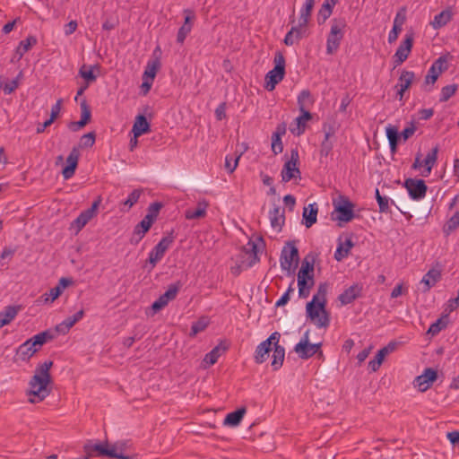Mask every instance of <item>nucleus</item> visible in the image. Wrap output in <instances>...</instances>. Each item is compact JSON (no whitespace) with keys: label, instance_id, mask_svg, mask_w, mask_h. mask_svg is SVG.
I'll list each match as a JSON object with an SVG mask.
<instances>
[{"label":"nucleus","instance_id":"1","mask_svg":"<svg viewBox=\"0 0 459 459\" xmlns=\"http://www.w3.org/2000/svg\"><path fill=\"white\" fill-rule=\"evenodd\" d=\"M52 366L53 361L48 360L36 368L35 374L29 382L30 389L27 392V394L31 396L29 399L30 403H39L49 395L51 390L48 385L52 380L49 370Z\"/></svg>","mask_w":459,"mask_h":459},{"label":"nucleus","instance_id":"2","mask_svg":"<svg viewBox=\"0 0 459 459\" xmlns=\"http://www.w3.org/2000/svg\"><path fill=\"white\" fill-rule=\"evenodd\" d=\"M327 291L328 284L320 283L312 300L306 306L307 316L318 328H326L330 324L329 314L325 309Z\"/></svg>","mask_w":459,"mask_h":459},{"label":"nucleus","instance_id":"3","mask_svg":"<svg viewBox=\"0 0 459 459\" xmlns=\"http://www.w3.org/2000/svg\"><path fill=\"white\" fill-rule=\"evenodd\" d=\"M281 334L278 332L273 333L266 340L262 342L255 349V361L258 364L264 362L269 353L273 351L272 367L274 370L279 369L283 363L285 357L284 348L279 344Z\"/></svg>","mask_w":459,"mask_h":459},{"label":"nucleus","instance_id":"4","mask_svg":"<svg viewBox=\"0 0 459 459\" xmlns=\"http://www.w3.org/2000/svg\"><path fill=\"white\" fill-rule=\"evenodd\" d=\"M346 25L344 18H334L331 21V29L326 39V53L328 55H333L339 49Z\"/></svg>","mask_w":459,"mask_h":459},{"label":"nucleus","instance_id":"5","mask_svg":"<svg viewBox=\"0 0 459 459\" xmlns=\"http://www.w3.org/2000/svg\"><path fill=\"white\" fill-rule=\"evenodd\" d=\"M275 66L265 75V89L272 91L275 86L283 80L285 74V58L281 52H277L274 56Z\"/></svg>","mask_w":459,"mask_h":459},{"label":"nucleus","instance_id":"6","mask_svg":"<svg viewBox=\"0 0 459 459\" xmlns=\"http://www.w3.org/2000/svg\"><path fill=\"white\" fill-rule=\"evenodd\" d=\"M299 250L293 243L288 242L281 250L280 264L282 271L291 274L299 262Z\"/></svg>","mask_w":459,"mask_h":459},{"label":"nucleus","instance_id":"7","mask_svg":"<svg viewBox=\"0 0 459 459\" xmlns=\"http://www.w3.org/2000/svg\"><path fill=\"white\" fill-rule=\"evenodd\" d=\"M334 210L332 213L333 219L339 221L349 222L354 218L353 204L346 197H340L333 202Z\"/></svg>","mask_w":459,"mask_h":459},{"label":"nucleus","instance_id":"8","mask_svg":"<svg viewBox=\"0 0 459 459\" xmlns=\"http://www.w3.org/2000/svg\"><path fill=\"white\" fill-rule=\"evenodd\" d=\"M299 156L297 149L290 151V158L283 165L281 172L282 182H289L291 179L300 178L301 173L299 169Z\"/></svg>","mask_w":459,"mask_h":459},{"label":"nucleus","instance_id":"9","mask_svg":"<svg viewBox=\"0 0 459 459\" xmlns=\"http://www.w3.org/2000/svg\"><path fill=\"white\" fill-rule=\"evenodd\" d=\"M91 450L96 452L99 456H106L109 458L117 459H127V456L124 455V445L123 444H95L91 446Z\"/></svg>","mask_w":459,"mask_h":459},{"label":"nucleus","instance_id":"10","mask_svg":"<svg viewBox=\"0 0 459 459\" xmlns=\"http://www.w3.org/2000/svg\"><path fill=\"white\" fill-rule=\"evenodd\" d=\"M161 54L162 52L160 48L157 47L153 50L152 56L147 64V67L145 69V94L150 91L155 75L158 70L160 68Z\"/></svg>","mask_w":459,"mask_h":459},{"label":"nucleus","instance_id":"11","mask_svg":"<svg viewBox=\"0 0 459 459\" xmlns=\"http://www.w3.org/2000/svg\"><path fill=\"white\" fill-rule=\"evenodd\" d=\"M321 343L312 344L309 342V331H307L301 340L295 345L294 351L302 359L314 356L320 349Z\"/></svg>","mask_w":459,"mask_h":459},{"label":"nucleus","instance_id":"12","mask_svg":"<svg viewBox=\"0 0 459 459\" xmlns=\"http://www.w3.org/2000/svg\"><path fill=\"white\" fill-rule=\"evenodd\" d=\"M446 62L447 60L445 56H440L432 64V65L428 71V74L424 81V87L426 91H429V89H428L427 87L429 85H433L437 80L439 74L443 71L446 70Z\"/></svg>","mask_w":459,"mask_h":459},{"label":"nucleus","instance_id":"13","mask_svg":"<svg viewBox=\"0 0 459 459\" xmlns=\"http://www.w3.org/2000/svg\"><path fill=\"white\" fill-rule=\"evenodd\" d=\"M409 195L413 200H421L427 193V186L422 179L408 178L404 182Z\"/></svg>","mask_w":459,"mask_h":459},{"label":"nucleus","instance_id":"14","mask_svg":"<svg viewBox=\"0 0 459 459\" xmlns=\"http://www.w3.org/2000/svg\"><path fill=\"white\" fill-rule=\"evenodd\" d=\"M172 243V237H164L150 252L149 262L152 267H154L155 264L164 256L166 251L169 249Z\"/></svg>","mask_w":459,"mask_h":459},{"label":"nucleus","instance_id":"15","mask_svg":"<svg viewBox=\"0 0 459 459\" xmlns=\"http://www.w3.org/2000/svg\"><path fill=\"white\" fill-rule=\"evenodd\" d=\"M412 43L413 34L407 33L394 56L396 65L403 64L408 58L412 48Z\"/></svg>","mask_w":459,"mask_h":459},{"label":"nucleus","instance_id":"16","mask_svg":"<svg viewBox=\"0 0 459 459\" xmlns=\"http://www.w3.org/2000/svg\"><path fill=\"white\" fill-rule=\"evenodd\" d=\"M437 371L431 368H428L424 370V372L418 376L414 380V386L419 389L420 392L427 391L433 382L437 379Z\"/></svg>","mask_w":459,"mask_h":459},{"label":"nucleus","instance_id":"17","mask_svg":"<svg viewBox=\"0 0 459 459\" xmlns=\"http://www.w3.org/2000/svg\"><path fill=\"white\" fill-rule=\"evenodd\" d=\"M100 203V199L94 201L91 208L81 212V214L73 221L72 225L76 228L77 232L80 231L96 215Z\"/></svg>","mask_w":459,"mask_h":459},{"label":"nucleus","instance_id":"18","mask_svg":"<svg viewBox=\"0 0 459 459\" xmlns=\"http://www.w3.org/2000/svg\"><path fill=\"white\" fill-rule=\"evenodd\" d=\"M414 78L415 74L413 72L407 70L402 71L398 82L395 85V89L397 90L396 95L399 100H403L404 92L411 87Z\"/></svg>","mask_w":459,"mask_h":459},{"label":"nucleus","instance_id":"19","mask_svg":"<svg viewBox=\"0 0 459 459\" xmlns=\"http://www.w3.org/2000/svg\"><path fill=\"white\" fill-rule=\"evenodd\" d=\"M185 13V22L184 24L179 28L178 35H177V41L180 44H182L186 36L191 32L194 22L195 20V14L192 10L186 9L184 10Z\"/></svg>","mask_w":459,"mask_h":459},{"label":"nucleus","instance_id":"20","mask_svg":"<svg viewBox=\"0 0 459 459\" xmlns=\"http://www.w3.org/2000/svg\"><path fill=\"white\" fill-rule=\"evenodd\" d=\"M269 220L272 230L275 233L281 232L285 222L284 209L279 205H274L273 209L269 211Z\"/></svg>","mask_w":459,"mask_h":459},{"label":"nucleus","instance_id":"21","mask_svg":"<svg viewBox=\"0 0 459 459\" xmlns=\"http://www.w3.org/2000/svg\"><path fill=\"white\" fill-rule=\"evenodd\" d=\"M80 153L76 147H74L66 158L67 165L63 169L62 175L65 179L71 178L76 170L78 166Z\"/></svg>","mask_w":459,"mask_h":459},{"label":"nucleus","instance_id":"22","mask_svg":"<svg viewBox=\"0 0 459 459\" xmlns=\"http://www.w3.org/2000/svg\"><path fill=\"white\" fill-rule=\"evenodd\" d=\"M178 288L176 286H170L166 292L160 296V298L152 305L153 314L165 307L170 300L176 298Z\"/></svg>","mask_w":459,"mask_h":459},{"label":"nucleus","instance_id":"23","mask_svg":"<svg viewBox=\"0 0 459 459\" xmlns=\"http://www.w3.org/2000/svg\"><path fill=\"white\" fill-rule=\"evenodd\" d=\"M163 206L164 204L162 202H153L149 204L147 208V214H145V233L149 231L152 225L156 221Z\"/></svg>","mask_w":459,"mask_h":459},{"label":"nucleus","instance_id":"24","mask_svg":"<svg viewBox=\"0 0 459 459\" xmlns=\"http://www.w3.org/2000/svg\"><path fill=\"white\" fill-rule=\"evenodd\" d=\"M133 136L130 139L129 149L134 151L138 143V137L143 134V112H140L136 117L132 128Z\"/></svg>","mask_w":459,"mask_h":459},{"label":"nucleus","instance_id":"25","mask_svg":"<svg viewBox=\"0 0 459 459\" xmlns=\"http://www.w3.org/2000/svg\"><path fill=\"white\" fill-rule=\"evenodd\" d=\"M72 280L69 278L62 277L57 285L52 289H50L49 293H45L43 297H45V302H53L56 300L63 292V290L72 284Z\"/></svg>","mask_w":459,"mask_h":459},{"label":"nucleus","instance_id":"26","mask_svg":"<svg viewBox=\"0 0 459 459\" xmlns=\"http://www.w3.org/2000/svg\"><path fill=\"white\" fill-rule=\"evenodd\" d=\"M361 291L362 286L355 283L341 293L338 299L342 305H348L359 298Z\"/></svg>","mask_w":459,"mask_h":459},{"label":"nucleus","instance_id":"27","mask_svg":"<svg viewBox=\"0 0 459 459\" xmlns=\"http://www.w3.org/2000/svg\"><path fill=\"white\" fill-rule=\"evenodd\" d=\"M84 315L83 309L79 310L74 316H68L56 326V332L65 334Z\"/></svg>","mask_w":459,"mask_h":459},{"label":"nucleus","instance_id":"28","mask_svg":"<svg viewBox=\"0 0 459 459\" xmlns=\"http://www.w3.org/2000/svg\"><path fill=\"white\" fill-rule=\"evenodd\" d=\"M301 115L295 119V126H291L290 132L299 136L305 132L306 124L311 119L312 116L309 111H300Z\"/></svg>","mask_w":459,"mask_h":459},{"label":"nucleus","instance_id":"29","mask_svg":"<svg viewBox=\"0 0 459 459\" xmlns=\"http://www.w3.org/2000/svg\"><path fill=\"white\" fill-rule=\"evenodd\" d=\"M438 147L435 146L422 160L424 169L421 171V176L428 177L430 175L433 166L437 159Z\"/></svg>","mask_w":459,"mask_h":459},{"label":"nucleus","instance_id":"30","mask_svg":"<svg viewBox=\"0 0 459 459\" xmlns=\"http://www.w3.org/2000/svg\"><path fill=\"white\" fill-rule=\"evenodd\" d=\"M316 0H306L303 7L300 9L299 26L305 28L309 21Z\"/></svg>","mask_w":459,"mask_h":459},{"label":"nucleus","instance_id":"31","mask_svg":"<svg viewBox=\"0 0 459 459\" xmlns=\"http://www.w3.org/2000/svg\"><path fill=\"white\" fill-rule=\"evenodd\" d=\"M353 246L354 244L350 238H346L343 242L339 241L338 247L334 253V259L340 262L347 257Z\"/></svg>","mask_w":459,"mask_h":459},{"label":"nucleus","instance_id":"32","mask_svg":"<svg viewBox=\"0 0 459 459\" xmlns=\"http://www.w3.org/2000/svg\"><path fill=\"white\" fill-rule=\"evenodd\" d=\"M317 212L318 207L316 204H310L304 208L302 215L305 220L304 224L307 228H310L316 222Z\"/></svg>","mask_w":459,"mask_h":459},{"label":"nucleus","instance_id":"33","mask_svg":"<svg viewBox=\"0 0 459 459\" xmlns=\"http://www.w3.org/2000/svg\"><path fill=\"white\" fill-rule=\"evenodd\" d=\"M441 277L440 272L436 269L429 270L422 278L421 283L424 284L423 291L427 292L436 285Z\"/></svg>","mask_w":459,"mask_h":459},{"label":"nucleus","instance_id":"34","mask_svg":"<svg viewBox=\"0 0 459 459\" xmlns=\"http://www.w3.org/2000/svg\"><path fill=\"white\" fill-rule=\"evenodd\" d=\"M452 19V13L450 10H444L438 14L434 16L433 21L430 22L431 26L435 29H440L446 26Z\"/></svg>","mask_w":459,"mask_h":459},{"label":"nucleus","instance_id":"35","mask_svg":"<svg viewBox=\"0 0 459 459\" xmlns=\"http://www.w3.org/2000/svg\"><path fill=\"white\" fill-rule=\"evenodd\" d=\"M315 100L307 90L302 91L298 96V105L299 111H308V108L314 104Z\"/></svg>","mask_w":459,"mask_h":459},{"label":"nucleus","instance_id":"36","mask_svg":"<svg viewBox=\"0 0 459 459\" xmlns=\"http://www.w3.org/2000/svg\"><path fill=\"white\" fill-rule=\"evenodd\" d=\"M304 32L305 28H300L299 25L292 27L284 38V44L287 46L294 45L303 37Z\"/></svg>","mask_w":459,"mask_h":459},{"label":"nucleus","instance_id":"37","mask_svg":"<svg viewBox=\"0 0 459 459\" xmlns=\"http://www.w3.org/2000/svg\"><path fill=\"white\" fill-rule=\"evenodd\" d=\"M225 347H221L220 345L214 347L210 352H208L203 360V363L204 364V368H208L213 364H215L221 355L223 351H225Z\"/></svg>","mask_w":459,"mask_h":459},{"label":"nucleus","instance_id":"38","mask_svg":"<svg viewBox=\"0 0 459 459\" xmlns=\"http://www.w3.org/2000/svg\"><path fill=\"white\" fill-rule=\"evenodd\" d=\"M207 204L205 202H199L195 208H190L186 211V218L188 220H195L204 217L206 214Z\"/></svg>","mask_w":459,"mask_h":459},{"label":"nucleus","instance_id":"39","mask_svg":"<svg viewBox=\"0 0 459 459\" xmlns=\"http://www.w3.org/2000/svg\"><path fill=\"white\" fill-rule=\"evenodd\" d=\"M245 413V408H240L235 411L230 412L224 419V425L231 427L238 426L240 423L241 420L243 419Z\"/></svg>","mask_w":459,"mask_h":459},{"label":"nucleus","instance_id":"40","mask_svg":"<svg viewBox=\"0 0 459 459\" xmlns=\"http://www.w3.org/2000/svg\"><path fill=\"white\" fill-rule=\"evenodd\" d=\"M31 349V345H30L29 342L25 341L17 348L16 355L22 361H28L36 353V350Z\"/></svg>","mask_w":459,"mask_h":459},{"label":"nucleus","instance_id":"41","mask_svg":"<svg viewBox=\"0 0 459 459\" xmlns=\"http://www.w3.org/2000/svg\"><path fill=\"white\" fill-rule=\"evenodd\" d=\"M245 255L247 256V267L253 266L258 262L259 258L257 255V246L255 242L249 241L247 247L245 248Z\"/></svg>","mask_w":459,"mask_h":459},{"label":"nucleus","instance_id":"42","mask_svg":"<svg viewBox=\"0 0 459 459\" xmlns=\"http://www.w3.org/2000/svg\"><path fill=\"white\" fill-rule=\"evenodd\" d=\"M314 264L306 259L302 262L301 267L298 273V279L310 280L314 279Z\"/></svg>","mask_w":459,"mask_h":459},{"label":"nucleus","instance_id":"43","mask_svg":"<svg viewBox=\"0 0 459 459\" xmlns=\"http://www.w3.org/2000/svg\"><path fill=\"white\" fill-rule=\"evenodd\" d=\"M18 311H19L18 307H14V306L6 307L4 311L0 312V321L4 325L10 324L16 316Z\"/></svg>","mask_w":459,"mask_h":459},{"label":"nucleus","instance_id":"44","mask_svg":"<svg viewBox=\"0 0 459 459\" xmlns=\"http://www.w3.org/2000/svg\"><path fill=\"white\" fill-rule=\"evenodd\" d=\"M314 279H310L309 281L298 279L299 296L303 299L307 298L309 296L311 288L314 286Z\"/></svg>","mask_w":459,"mask_h":459},{"label":"nucleus","instance_id":"45","mask_svg":"<svg viewBox=\"0 0 459 459\" xmlns=\"http://www.w3.org/2000/svg\"><path fill=\"white\" fill-rule=\"evenodd\" d=\"M386 136L389 141L390 149L393 152L396 151L398 142V129L391 125H388L385 128Z\"/></svg>","mask_w":459,"mask_h":459},{"label":"nucleus","instance_id":"46","mask_svg":"<svg viewBox=\"0 0 459 459\" xmlns=\"http://www.w3.org/2000/svg\"><path fill=\"white\" fill-rule=\"evenodd\" d=\"M37 43L36 38L30 36L26 39L22 40L16 49V54L22 58L23 55L30 50V48Z\"/></svg>","mask_w":459,"mask_h":459},{"label":"nucleus","instance_id":"47","mask_svg":"<svg viewBox=\"0 0 459 459\" xmlns=\"http://www.w3.org/2000/svg\"><path fill=\"white\" fill-rule=\"evenodd\" d=\"M459 228V210L456 211L453 216L446 221L443 228L446 235L451 234L454 230Z\"/></svg>","mask_w":459,"mask_h":459},{"label":"nucleus","instance_id":"48","mask_svg":"<svg viewBox=\"0 0 459 459\" xmlns=\"http://www.w3.org/2000/svg\"><path fill=\"white\" fill-rule=\"evenodd\" d=\"M141 195V190L139 189H135L134 190L130 195L129 196L127 197V199L123 202L121 204V207H120V210L122 212H126L128 211L139 199Z\"/></svg>","mask_w":459,"mask_h":459},{"label":"nucleus","instance_id":"49","mask_svg":"<svg viewBox=\"0 0 459 459\" xmlns=\"http://www.w3.org/2000/svg\"><path fill=\"white\" fill-rule=\"evenodd\" d=\"M80 107H81V121H82V124H85V126L91 121V108L90 106L88 105L86 100H82L80 103Z\"/></svg>","mask_w":459,"mask_h":459},{"label":"nucleus","instance_id":"50","mask_svg":"<svg viewBox=\"0 0 459 459\" xmlns=\"http://www.w3.org/2000/svg\"><path fill=\"white\" fill-rule=\"evenodd\" d=\"M208 319L206 317H202L198 321L193 323L191 326V336H195L197 333L203 332L208 325Z\"/></svg>","mask_w":459,"mask_h":459},{"label":"nucleus","instance_id":"51","mask_svg":"<svg viewBox=\"0 0 459 459\" xmlns=\"http://www.w3.org/2000/svg\"><path fill=\"white\" fill-rule=\"evenodd\" d=\"M457 91L456 84L446 85L442 88L440 94V101H447Z\"/></svg>","mask_w":459,"mask_h":459},{"label":"nucleus","instance_id":"52","mask_svg":"<svg viewBox=\"0 0 459 459\" xmlns=\"http://www.w3.org/2000/svg\"><path fill=\"white\" fill-rule=\"evenodd\" d=\"M143 238V220L140 221L136 225L134 234L131 238V243L138 244Z\"/></svg>","mask_w":459,"mask_h":459},{"label":"nucleus","instance_id":"53","mask_svg":"<svg viewBox=\"0 0 459 459\" xmlns=\"http://www.w3.org/2000/svg\"><path fill=\"white\" fill-rule=\"evenodd\" d=\"M333 11L328 7L327 4H322L318 11L317 22L319 24L325 23V21L331 16Z\"/></svg>","mask_w":459,"mask_h":459},{"label":"nucleus","instance_id":"54","mask_svg":"<svg viewBox=\"0 0 459 459\" xmlns=\"http://www.w3.org/2000/svg\"><path fill=\"white\" fill-rule=\"evenodd\" d=\"M294 281H291L286 292L276 301V307H282L290 300V296L294 291L293 288Z\"/></svg>","mask_w":459,"mask_h":459},{"label":"nucleus","instance_id":"55","mask_svg":"<svg viewBox=\"0 0 459 459\" xmlns=\"http://www.w3.org/2000/svg\"><path fill=\"white\" fill-rule=\"evenodd\" d=\"M95 138L94 132L87 133L81 137L80 144L82 147H91L95 143Z\"/></svg>","mask_w":459,"mask_h":459},{"label":"nucleus","instance_id":"56","mask_svg":"<svg viewBox=\"0 0 459 459\" xmlns=\"http://www.w3.org/2000/svg\"><path fill=\"white\" fill-rule=\"evenodd\" d=\"M283 150L281 137L278 134H273L272 139V151L274 154L281 153Z\"/></svg>","mask_w":459,"mask_h":459},{"label":"nucleus","instance_id":"57","mask_svg":"<svg viewBox=\"0 0 459 459\" xmlns=\"http://www.w3.org/2000/svg\"><path fill=\"white\" fill-rule=\"evenodd\" d=\"M240 156H237V157H231V156H226L225 158V169L230 172V173H232L238 164V160H239Z\"/></svg>","mask_w":459,"mask_h":459},{"label":"nucleus","instance_id":"58","mask_svg":"<svg viewBox=\"0 0 459 459\" xmlns=\"http://www.w3.org/2000/svg\"><path fill=\"white\" fill-rule=\"evenodd\" d=\"M93 67H91V69L89 70H86L85 69V65L82 66L80 68V71H79V74L80 75L85 79L87 81V82H95L96 81V75L93 74V71H92Z\"/></svg>","mask_w":459,"mask_h":459},{"label":"nucleus","instance_id":"59","mask_svg":"<svg viewBox=\"0 0 459 459\" xmlns=\"http://www.w3.org/2000/svg\"><path fill=\"white\" fill-rule=\"evenodd\" d=\"M446 327V323L442 321V319H437L436 322L430 325L428 333L431 335L437 334L442 329Z\"/></svg>","mask_w":459,"mask_h":459},{"label":"nucleus","instance_id":"60","mask_svg":"<svg viewBox=\"0 0 459 459\" xmlns=\"http://www.w3.org/2000/svg\"><path fill=\"white\" fill-rule=\"evenodd\" d=\"M405 21H406V11H405V8H403L396 13L394 20L393 26L402 29Z\"/></svg>","mask_w":459,"mask_h":459},{"label":"nucleus","instance_id":"61","mask_svg":"<svg viewBox=\"0 0 459 459\" xmlns=\"http://www.w3.org/2000/svg\"><path fill=\"white\" fill-rule=\"evenodd\" d=\"M378 206L380 212H389V199L385 196H378Z\"/></svg>","mask_w":459,"mask_h":459},{"label":"nucleus","instance_id":"62","mask_svg":"<svg viewBox=\"0 0 459 459\" xmlns=\"http://www.w3.org/2000/svg\"><path fill=\"white\" fill-rule=\"evenodd\" d=\"M39 333L42 335V339H44L45 342H48L54 340L56 337L57 333H59L56 332V329L55 330L48 329Z\"/></svg>","mask_w":459,"mask_h":459},{"label":"nucleus","instance_id":"63","mask_svg":"<svg viewBox=\"0 0 459 459\" xmlns=\"http://www.w3.org/2000/svg\"><path fill=\"white\" fill-rule=\"evenodd\" d=\"M62 100H58L55 105L51 108L50 119L55 121V119L58 117L61 110Z\"/></svg>","mask_w":459,"mask_h":459},{"label":"nucleus","instance_id":"64","mask_svg":"<svg viewBox=\"0 0 459 459\" xmlns=\"http://www.w3.org/2000/svg\"><path fill=\"white\" fill-rule=\"evenodd\" d=\"M446 437L453 445L459 444V431L448 432Z\"/></svg>","mask_w":459,"mask_h":459}]
</instances>
